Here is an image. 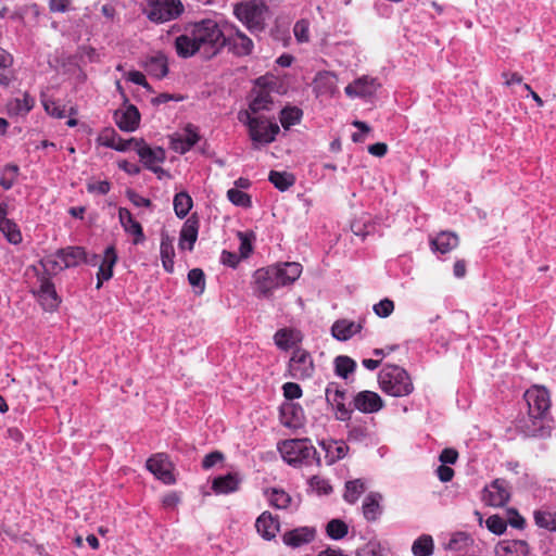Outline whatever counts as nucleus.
Returning a JSON list of instances; mask_svg holds the SVG:
<instances>
[{
	"label": "nucleus",
	"instance_id": "nucleus-1",
	"mask_svg": "<svg viewBox=\"0 0 556 556\" xmlns=\"http://www.w3.org/2000/svg\"><path fill=\"white\" fill-rule=\"evenodd\" d=\"M224 45V33L218 23L211 18L188 24L175 39L176 52L181 58H190L202 48L215 54Z\"/></svg>",
	"mask_w": 556,
	"mask_h": 556
},
{
	"label": "nucleus",
	"instance_id": "nucleus-2",
	"mask_svg": "<svg viewBox=\"0 0 556 556\" xmlns=\"http://www.w3.org/2000/svg\"><path fill=\"white\" fill-rule=\"evenodd\" d=\"M381 390L391 396H407L414 391L408 372L397 365H386L378 375Z\"/></svg>",
	"mask_w": 556,
	"mask_h": 556
},
{
	"label": "nucleus",
	"instance_id": "nucleus-3",
	"mask_svg": "<svg viewBox=\"0 0 556 556\" xmlns=\"http://www.w3.org/2000/svg\"><path fill=\"white\" fill-rule=\"evenodd\" d=\"M278 450L286 463L292 466H320V458L308 439H291L278 444Z\"/></svg>",
	"mask_w": 556,
	"mask_h": 556
},
{
	"label": "nucleus",
	"instance_id": "nucleus-4",
	"mask_svg": "<svg viewBox=\"0 0 556 556\" xmlns=\"http://www.w3.org/2000/svg\"><path fill=\"white\" fill-rule=\"evenodd\" d=\"M238 119L248 126L254 149H258L260 144L274 142L280 130L276 123L264 117L252 116L249 111L239 112Z\"/></svg>",
	"mask_w": 556,
	"mask_h": 556
},
{
	"label": "nucleus",
	"instance_id": "nucleus-5",
	"mask_svg": "<svg viewBox=\"0 0 556 556\" xmlns=\"http://www.w3.org/2000/svg\"><path fill=\"white\" fill-rule=\"evenodd\" d=\"M233 14L249 30L262 31L265 28L268 9L262 0H248L236 3Z\"/></svg>",
	"mask_w": 556,
	"mask_h": 556
},
{
	"label": "nucleus",
	"instance_id": "nucleus-6",
	"mask_svg": "<svg viewBox=\"0 0 556 556\" xmlns=\"http://www.w3.org/2000/svg\"><path fill=\"white\" fill-rule=\"evenodd\" d=\"M184 12L180 0H148L146 13L150 21L165 23L177 18Z\"/></svg>",
	"mask_w": 556,
	"mask_h": 556
},
{
	"label": "nucleus",
	"instance_id": "nucleus-7",
	"mask_svg": "<svg viewBox=\"0 0 556 556\" xmlns=\"http://www.w3.org/2000/svg\"><path fill=\"white\" fill-rule=\"evenodd\" d=\"M278 271L271 266L262 267L253 274V292L257 298H270L273 292L280 288L281 285L277 278Z\"/></svg>",
	"mask_w": 556,
	"mask_h": 556
},
{
	"label": "nucleus",
	"instance_id": "nucleus-8",
	"mask_svg": "<svg viewBox=\"0 0 556 556\" xmlns=\"http://www.w3.org/2000/svg\"><path fill=\"white\" fill-rule=\"evenodd\" d=\"M525 400L529 407V417L543 419L551 407V400L547 390L543 387L533 386L525 393Z\"/></svg>",
	"mask_w": 556,
	"mask_h": 556
},
{
	"label": "nucleus",
	"instance_id": "nucleus-9",
	"mask_svg": "<svg viewBox=\"0 0 556 556\" xmlns=\"http://www.w3.org/2000/svg\"><path fill=\"white\" fill-rule=\"evenodd\" d=\"M314 372V363L311 354L302 349L293 351L289 361V375L296 380H303L312 377Z\"/></svg>",
	"mask_w": 556,
	"mask_h": 556
},
{
	"label": "nucleus",
	"instance_id": "nucleus-10",
	"mask_svg": "<svg viewBox=\"0 0 556 556\" xmlns=\"http://www.w3.org/2000/svg\"><path fill=\"white\" fill-rule=\"evenodd\" d=\"M510 498L509 483L504 479H495L483 490V501L486 505L502 507Z\"/></svg>",
	"mask_w": 556,
	"mask_h": 556
},
{
	"label": "nucleus",
	"instance_id": "nucleus-11",
	"mask_svg": "<svg viewBox=\"0 0 556 556\" xmlns=\"http://www.w3.org/2000/svg\"><path fill=\"white\" fill-rule=\"evenodd\" d=\"M148 470L153 473L157 479L166 484L175 482L174 475L172 472L173 465L168 456L164 453H157L151 456L147 460Z\"/></svg>",
	"mask_w": 556,
	"mask_h": 556
},
{
	"label": "nucleus",
	"instance_id": "nucleus-12",
	"mask_svg": "<svg viewBox=\"0 0 556 556\" xmlns=\"http://www.w3.org/2000/svg\"><path fill=\"white\" fill-rule=\"evenodd\" d=\"M200 136L197 128L192 125H187L182 132L174 134L170 137V148L180 154L188 152L198 141Z\"/></svg>",
	"mask_w": 556,
	"mask_h": 556
},
{
	"label": "nucleus",
	"instance_id": "nucleus-13",
	"mask_svg": "<svg viewBox=\"0 0 556 556\" xmlns=\"http://www.w3.org/2000/svg\"><path fill=\"white\" fill-rule=\"evenodd\" d=\"M380 84L376 78L363 76L345 87V93L350 98H368L376 93Z\"/></svg>",
	"mask_w": 556,
	"mask_h": 556
},
{
	"label": "nucleus",
	"instance_id": "nucleus-14",
	"mask_svg": "<svg viewBox=\"0 0 556 556\" xmlns=\"http://www.w3.org/2000/svg\"><path fill=\"white\" fill-rule=\"evenodd\" d=\"M327 402L337 408V419L348 420L351 417V410L344 405L345 392L334 382H330L325 391Z\"/></svg>",
	"mask_w": 556,
	"mask_h": 556
},
{
	"label": "nucleus",
	"instance_id": "nucleus-15",
	"mask_svg": "<svg viewBox=\"0 0 556 556\" xmlns=\"http://www.w3.org/2000/svg\"><path fill=\"white\" fill-rule=\"evenodd\" d=\"M135 151L139 155L144 167L149 168L155 164L163 163L166 159L165 150L161 147L151 148L143 139H138Z\"/></svg>",
	"mask_w": 556,
	"mask_h": 556
},
{
	"label": "nucleus",
	"instance_id": "nucleus-16",
	"mask_svg": "<svg viewBox=\"0 0 556 556\" xmlns=\"http://www.w3.org/2000/svg\"><path fill=\"white\" fill-rule=\"evenodd\" d=\"M354 407L362 413H377L383 407V401L380 395L372 391H361L353 400Z\"/></svg>",
	"mask_w": 556,
	"mask_h": 556
},
{
	"label": "nucleus",
	"instance_id": "nucleus-17",
	"mask_svg": "<svg viewBox=\"0 0 556 556\" xmlns=\"http://www.w3.org/2000/svg\"><path fill=\"white\" fill-rule=\"evenodd\" d=\"M338 78L334 73L324 71L316 74L313 90L317 97H332L337 91Z\"/></svg>",
	"mask_w": 556,
	"mask_h": 556
},
{
	"label": "nucleus",
	"instance_id": "nucleus-18",
	"mask_svg": "<svg viewBox=\"0 0 556 556\" xmlns=\"http://www.w3.org/2000/svg\"><path fill=\"white\" fill-rule=\"evenodd\" d=\"M45 309L52 311L58 307L59 299L53 283L47 277L39 279V288L34 291Z\"/></svg>",
	"mask_w": 556,
	"mask_h": 556
},
{
	"label": "nucleus",
	"instance_id": "nucleus-19",
	"mask_svg": "<svg viewBox=\"0 0 556 556\" xmlns=\"http://www.w3.org/2000/svg\"><path fill=\"white\" fill-rule=\"evenodd\" d=\"M316 535L315 528L312 527H300L293 530L287 531L282 535V542L292 548L300 547L304 544L311 543Z\"/></svg>",
	"mask_w": 556,
	"mask_h": 556
},
{
	"label": "nucleus",
	"instance_id": "nucleus-20",
	"mask_svg": "<svg viewBox=\"0 0 556 556\" xmlns=\"http://www.w3.org/2000/svg\"><path fill=\"white\" fill-rule=\"evenodd\" d=\"M115 123L123 131H134L139 126L140 114L138 109L130 104L125 110H118L114 114Z\"/></svg>",
	"mask_w": 556,
	"mask_h": 556
},
{
	"label": "nucleus",
	"instance_id": "nucleus-21",
	"mask_svg": "<svg viewBox=\"0 0 556 556\" xmlns=\"http://www.w3.org/2000/svg\"><path fill=\"white\" fill-rule=\"evenodd\" d=\"M225 45L238 56L249 55L254 47L252 39L238 29L235 34L225 37Z\"/></svg>",
	"mask_w": 556,
	"mask_h": 556
},
{
	"label": "nucleus",
	"instance_id": "nucleus-22",
	"mask_svg": "<svg viewBox=\"0 0 556 556\" xmlns=\"http://www.w3.org/2000/svg\"><path fill=\"white\" fill-rule=\"evenodd\" d=\"M275 268L281 287L292 285L302 273V265L296 262L280 263L271 266Z\"/></svg>",
	"mask_w": 556,
	"mask_h": 556
},
{
	"label": "nucleus",
	"instance_id": "nucleus-23",
	"mask_svg": "<svg viewBox=\"0 0 556 556\" xmlns=\"http://www.w3.org/2000/svg\"><path fill=\"white\" fill-rule=\"evenodd\" d=\"M198 231H199V220L197 218H194L193 216L189 217L185 222V224L180 230L179 243H178L179 249L192 251L193 245L198 239Z\"/></svg>",
	"mask_w": 556,
	"mask_h": 556
},
{
	"label": "nucleus",
	"instance_id": "nucleus-24",
	"mask_svg": "<svg viewBox=\"0 0 556 556\" xmlns=\"http://www.w3.org/2000/svg\"><path fill=\"white\" fill-rule=\"evenodd\" d=\"M498 556H528L529 545L523 540H503L495 547Z\"/></svg>",
	"mask_w": 556,
	"mask_h": 556
},
{
	"label": "nucleus",
	"instance_id": "nucleus-25",
	"mask_svg": "<svg viewBox=\"0 0 556 556\" xmlns=\"http://www.w3.org/2000/svg\"><path fill=\"white\" fill-rule=\"evenodd\" d=\"M100 140L103 146L114 149L116 151H121V152H126L130 149L135 150V147L138 141L137 138L123 139L119 135H117L112 129L104 131L101 135Z\"/></svg>",
	"mask_w": 556,
	"mask_h": 556
},
{
	"label": "nucleus",
	"instance_id": "nucleus-26",
	"mask_svg": "<svg viewBox=\"0 0 556 556\" xmlns=\"http://www.w3.org/2000/svg\"><path fill=\"white\" fill-rule=\"evenodd\" d=\"M258 534L265 540H271L276 538L279 531V521L274 518L268 511H264L260 515L255 522Z\"/></svg>",
	"mask_w": 556,
	"mask_h": 556
},
{
	"label": "nucleus",
	"instance_id": "nucleus-27",
	"mask_svg": "<svg viewBox=\"0 0 556 556\" xmlns=\"http://www.w3.org/2000/svg\"><path fill=\"white\" fill-rule=\"evenodd\" d=\"M117 262V254L114 247H108L104 251L103 261L99 267L97 275V289H100L102 283L113 276V267Z\"/></svg>",
	"mask_w": 556,
	"mask_h": 556
},
{
	"label": "nucleus",
	"instance_id": "nucleus-28",
	"mask_svg": "<svg viewBox=\"0 0 556 556\" xmlns=\"http://www.w3.org/2000/svg\"><path fill=\"white\" fill-rule=\"evenodd\" d=\"M241 480L237 472H229L225 476L216 477L212 482V490L216 494L232 493L238 490Z\"/></svg>",
	"mask_w": 556,
	"mask_h": 556
},
{
	"label": "nucleus",
	"instance_id": "nucleus-29",
	"mask_svg": "<svg viewBox=\"0 0 556 556\" xmlns=\"http://www.w3.org/2000/svg\"><path fill=\"white\" fill-rule=\"evenodd\" d=\"M459 243L458 236L451 231H441L430 240L431 249L441 254L448 253Z\"/></svg>",
	"mask_w": 556,
	"mask_h": 556
},
{
	"label": "nucleus",
	"instance_id": "nucleus-30",
	"mask_svg": "<svg viewBox=\"0 0 556 556\" xmlns=\"http://www.w3.org/2000/svg\"><path fill=\"white\" fill-rule=\"evenodd\" d=\"M361 330V323H355L348 319L337 320L331 327L332 336L341 341L349 340Z\"/></svg>",
	"mask_w": 556,
	"mask_h": 556
},
{
	"label": "nucleus",
	"instance_id": "nucleus-31",
	"mask_svg": "<svg viewBox=\"0 0 556 556\" xmlns=\"http://www.w3.org/2000/svg\"><path fill=\"white\" fill-rule=\"evenodd\" d=\"M320 446L326 453L325 458L327 465H332L337 460H340L343 457H345L349 450L348 445L342 441H323L320 443Z\"/></svg>",
	"mask_w": 556,
	"mask_h": 556
},
{
	"label": "nucleus",
	"instance_id": "nucleus-32",
	"mask_svg": "<svg viewBox=\"0 0 556 556\" xmlns=\"http://www.w3.org/2000/svg\"><path fill=\"white\" fill-rule=\"evenodd\" d=\"M160 254L164 269L167 273H173L175 250L173 239L167 233H162Z\"/></svg>",
	"mask_w": 556,
	"mask_h": 556
},
{
	"label": "nucleus",
	"instance_id": "nucleus-33",
	"mask_svg": "<svg viewBox=\"0 0 556 556\" xmlns=\"http://www.w3.org/2000/svg\"><path fill=\"white\" fill-rule=\"evenodd\" d=\"M59 251L60 257H63V263L61 264L63 267H74L83 262H87L86 252L80 247H70L66 249H61Z\"/></svg>",
	"mask_w": 556,
	"mask_h": 556
},
{
	"label": "nucleus",
	"instance_id": "nucleus-34",
	"mask_svg": "<svg viewBox=\"0 0 556 556\" xmlns=\"http://www.w3.org/2000/svg\"><path fill=\"white\" fill-rule=\"evenodd\" d=\"M144 68L149 75L163 78L168 72L166 58L163 54L150 56L144 62Z\"/></svg>",
	"mask_w": 556,
	"mask_h": 556
},
{
	"label": "nucleus",
	"instance_id": "nucleus-35",
	"mask_svg": "<svg viewBox=\"0 0 556 556\" xmlns=\"http://www.w3.org/2000/svg\"><path fill=\"white\" fill-rule=\"evenodd\" d=\"M382 496L379 493H369L363 503V514L366 520L375 521L381 514L380 501Z\"/></svg>",
	"mask_w": 556,
	"mask_h": 556
},
{
	"label": "nucleus",
	"instance_id": "nucleus-36",
	"mask_svg": "<svg viewBox=\"0 0 556 556\" xmlns=\"http://www.w3.org/2000/svg\"><path fill=\"white\" fill-rule=\"evenodd\" d=\"M8 214L0 216V231L4 235L7 240L12 244L22 242V233L17 225L7 217Z\"/></svg>",
	"mask_w": 556,
	"mask_h": 556
},
{
	"label": "nucleus",
	"instance_id": "nucleus-37",
	"mask_svg": "<svg viewBox=\"0 0 556 556\" xmlns=\"http://www.w3.org/2000/svg\"><path fill=\"white\" fill-rule=\"evenodd\" d=\"M34 99L24 93L22 98H15L8 104V111L12 115H26L34 106Z\"/></svg>",
	"mask_w": 556,
	"mask_h": 556
},
{
	"label": "nucleus",
	"instance_id": "nucleus-38",
	"mask_svg": "<svg viewBox=\"0 0 556 556\" xmlns=\"http://www.w3.org/2000/svg\"><path fill=\"white\" fill-rule=\"evenodd\" d=\"M13 64V58L5 50L0 48V85L8 86L13 78L11 66Z\"/></svg>",
	"mask_w": 556,
	"mask_h": 556
},
{
	"label": "nucleus",
	"instance_id": "nucleus-39",
	"mask_svg": "<svg viewBox=\"0 0 556 556\" xmlns=\"http://www.w3.org/2000/svg\"><path fill=\"white\" fill-rule=\"evenodd\" d=\"M433 539L429 534L420 535L414 541L412 545V552L414 556H431L433 554Z\"/></svg>",
	"mask_w": 556,
	"mask_h": 556
},
{
	"label": "nucleus",
	"instance_id": "nucleus-40",
	"mask_svg": "<svg viewBox=\"0 0 556 556\" xmlns=\"http://www.w3.org/2000/svg\"><path fill=\"white\" fill-rule=\"evenodd\" d=\"M268 180L280 191L288 190L295 182V177L291 173L270 170Z\"/></svg>",
	"mask_w": 556,
	"mask_h": 556
},
{
	"label": "nucleus",
	"instance_id": "nucleus-41",
	"mask_svg": "<svg viewBox=\"0 0 556 556\" xmlns=\"http://www.w3.org/2000/svg\"><path fill=\"white\" fill-rule=\"evenodd\" d=\"M366 490V483L362 479H355L348 481L345 483V492H344V500L350 503L354 504L357 502L359 496L365 492Z\"/></svg>",
	"mask_w": 556,
	"mask_h": 556
},
{
	"label": "nucleus",
	"instance_id": "nucleus-42",
	"mask_svg": "<svg viewBox=\"0 0 556 556\" xmlns=\"http://www.w3.org/2000/svg\"><path fill=\"white\" fill-rule=\"evenodd\" d=\"M535 525L548 531H556V513L549 510H535L534 511Z\"/></svg>",
	"mask_w": 556,
	"mask_h": 556
},
{
	"label": "nucleus",
	"instance_id": "nucleus-43",
	"mask_svg": "<svg viewBox=\"0 0 556 556\" xmlns=\"http://www.w3.org/2000/svg\"><path fill=\"white\" fill-rule=\"evenodd\" d=\"M192 207V199L186 192H179L174 198V211L179 218H184Z\"/></svg>",
	"mask_w": 556,
	"mask_h": 556
},
{
	"label": "nucleus",
	"instance_id": "nucleus-44",
	"mask_svg": "<svg viewBox=\"0 0 556 556\" xmlns=\"http://www.w3.org/2000/svg\"><path fill=\"white\" fill-rule=\"evenodd\" d=\"M472 544L470 536L464 532L455 533L446 543L445 548L450 551H466Z\"/></svg>",
	"mask_w": 556,
	"mask_h": 556
},
{
	"label": "nucleus",
	"instance_id": "nucleus-45",
	"mask_svg": "<svg viewBox=\"0 0 556 556\" xmlns=\"http://www.w3.org/2000/svg\"><path fill=\"white\" fill-rule=\"evenodd\" d=\"M348 525L341 519H332L327 523L326 532L332 540H341L348 534Z\"/></svg>",
	"mask_w": 556,
	"mask_h": 556
},
{
	"label": "nucleus",
	"instance_id": "nucleus-46",
	"mask_svg": "<svg viewBox=\"0 0 556 556\" xmlns=\"http://www.w3.org/2000/svg\"><path fill=\"white\" fill-rule=\"evenodd\" d=\"M302 117V111L298 108H287L280 113V123L285 129H289L291 126L300 123Z\"/></svg>",
	"mask_w": 556,
	"mask_h": 556
},
{
	"label": "nucleus",
	"instance_id": "nucleus-47",
	"mask_svg": "<svg viewBox=\"0 0 556 556\" xmlns=\"http://www.w3.org/2000/svg\"><path fill=\"white\" fill-rule=\"evenodd\" d=\"M271 97L267 91H261L250 103V114H256L263 110H269L271 104Z\"/></svg>",
	"mask_w": 556,
	"mask_h": 556
},
{
	"label": "nucleus",
	"instance_id": "nucleus-48",
	"mask_svg": "<svg viewBox=\"0 0 556 556\" xmlns=\"http://www.w3.org/2000/svg\"><path fill=\"white\" fill-rule=\"evenodd\" d=\"M334 365L337 375L342 378H346L356 367V363L351 357L343 355L334 359Z\"/></svg>",
	"mask_w": 556,
	"mask_h": 556
},
{
	"label": "nucleus",
	"instance_id": "nucleus-49",
	"mask_svg": "<svg viewBox=\"0 0 556 556\" xmlns=\"http://www.w3.org/2000/svg\"><path fill=\"white\" fill-rule=\"evenodd\" d=\"M62 258L63 257H60V251H58L55 254L45 257L40 264L45 271L49 274H55L65 268L61 265L63 263Z\"/></svg>",
	"mask_w": 556,
	"mask_h": 556
},
{
	"label": "nucleus",
	"instance_id": "nucleus-50",
	"mask_svg": "<svg viewBox=\"0 0 556 556\" xmlns=\"http://www.w3.org/2000/svg\"><path fill=\"white\" fill-rule=\"evenodd\" d=\"M189 283L198 289V293H203L205 289V275L202 269L193 268L188 273Z\"/></svg>",
	"mask_w": 556,
	"mask_h": 556
},
{
	"label": "nucleus",
	"instance_id": "nucleus-51",
	"mask_svg": "<svg viewBox=\"0 0 556 556\" xmlns=\"http://www.w3.org/2000/svg\"><path fill=\"white\" fill-rule=\"evenodd\" d=\"M18 167L13 164H9L3 169V176L0 179V185L9 190L14 185V181L17 177Z\"/></svg>",
	"mask_w": 556,
	"mask_h": 556
},
{
	"label": "nucleus",
	"instance_id": "nucleus-52",
	"mask_svg": "<svg viewBox=\"0 0 556 556\" xmlns=\"http://www.w3.org/2000/svg\"><path fill=\"white\" fill-rule=\"evenodd\" d=\"M227 197L229 199V201L231 203H233L235 205H238V206H242V207H248L251 205V199L250 197L239 190V189H229L228 192H227Z\"/></svg>",
	"mask_w": 556,
	"mask_h": 556
},
{
	"label": "nucleus",
	"instance_id": "nucleus-53",
	"mask_svg": "<svg viewBox=\"0 0 556 556\" xmlns=\"http://www.w3.org/2000/svg\"><path fill=\"white\" fill-rule=\"evenodd\" d=\"M123 228L127 233L134 237V244H139L144 241L146 237L142 230V226L136 219L131 220Z\"/></svg>",
	"mask_w": 556,
	"mask_h": 556
},
{
	"label": "nucleus",
	"instance_id": "nucleus-54",
	"mask_svg": "<svg viewBox=\"0 0 556 556\" xmlns=\"http://www.w3.org/2000/svg\"><path fill=\"white\" fill-rule=\"evenodd\" d=\"M486 528L494 534H503L507 528V522L498 515L490 516L486 521Z\"/></svg>",
	"mask_w": 556,
	"mask_h": 556
},
{
	"label": "nucleus",
	"instance_id": "nucleus-55",
	"mask_svg": "<svg viewBox=\"0 0 556 556\" xmlns=\"http://www.w3.org/2000/svg\"><path fill=\"white\" fill-rule=\"evenodd\" d=\"M290 496L282 490H273L269 495L270 504L276 508H286L290 503Z\"/></svg>",
	"mask_w": 556,
	"mask_h": 556
},
{
	"label": "nucleus",
	"instance_id": "nucleus-56",
	"mask_svg": "<svg viewBox=\"0 0 556 556\" xmlns=\"http://www.w3.org/2000/svg\"><path fill=\"white\" fill-rule=\"evenodd\" d=\"M293 34L299 42L309 40V24L306 20L298 21L293 27Z\"/></svg>",
	"mask_w": 556,
	"mask_h": 556
},
{
	"label": "nucleus",
	"instance_id": "nucleus-57",
	"mask_svg": "<svg viewBox=\"0 0 556 556\" xmlns=\"http://www.w3.org/2000/svg\"><path fill=\"white\" fill-rule=\"evenodd\" d=\"M394 311V303L390 299H383L374 305V312L377 316L386 318Z\"/></svg>",
	"mask_w": 556,
	"mask_h": 556
},
{
	"label": "nucleus",
	"instance_id": "nucleus-58",
	"mask_svg": "<svg viewBox=\"0 0 556 556\" xmlns=\"http://www.w3.org/2000/svg\"><path fill=\"white\" fill-rule=\"evenodd\" d=\"M309 485L319 494H328L332 491V488L329 484V482L319 476H313L309 480Z\"/></svg>",
	"mask_w": 556,
	"mask_h": 556
},
{
	"label": "nucleus",
	"instance_id": "nucleus-59",
	"mask_svg": "<svg viewBox=\"0 0 556 556\" xmlns=\"http://www.w3.org/2000/svg\"><path fill=\"white\" fill-rule=\"evenodd\" d=\"M282 389H283V395L288 400H295V399L301 397V395H302V390H301L300 386L294 382L285 383Z\"/></svg>",
	"mask_w": 556,
	"mask_h": 556
},
{
	"label": "nucleus",
	"instance_id": "nucleus-60",
	"mask_svg": "<svg viewBox=\"0 0 556 556\" xmlns=\"http://www.w3.org/2000/svg\"><path fill=\"white\" fill-rule=\"evenodd\" d=\"M507 515H508V519H507V522L513 527V528H516V529H523L525 528V525H526V520L522 516L519 515V513L514 509V508H510L507 510Z\"/></svg>",
	"mask_w": 556,
	"mask_h": 556
},
{
	"label": "nucleus",
	"instance_id": "nucleus-61",
	"mask_svg": "<svg viewBox=\"0 0 556 556\" xmlns=\"http://www.w3.org/2000/svg\"><path fill=\"white\" fill-rule=\"evenodd\" d=\"M110 182L106 180L92 181L87 185V190L91 193L106 194L110 191Z\"/></svg>",
	"mask_w": 556,
	"mask_h": 556
},
{
	"label": "nucleus",
	"instance_id": "nucleus-62",
	"mask_svg": "<svg viewBox=\"0 0 556 556\" xmlns=\"http://www.w3.org/2000/svg\"><path fill=\"white\" fill-rule=\"evenodd\" d=\"M45 105V110L47 111L48 114H50L51 116H54V117H58V118H63L65 116V111L63 108H61L60 104H58L56 102L54 101H46L43 103Z\"/></svg>",
	"mask_w": 556,
	"mask_h": 556
},
{
	"label": "nucleus",
	"instance_id": "nucleus-63",
	"mask_svg": "<svg viewBox=\"0 0 556 556\" xmlns=\"http://www.w3.org/2000/svg\"><path fill=\"white\" fill-rule=\"evenodd\" d=\"M223 458H224V455L220 452H218V451L212 452V453L205 455V457L203 458L202 467L204 469H210L213 466H215L217 463L222 462Z\"/></svg>",
	"mask_w": 556,
	"mask_h": 556
},
{
	"label": "nucleus",
	"instance_id": "nucleus-64",
	"mask_svg": "<svg viewBox=\"0 0 556 556\" xmlns=\"http://www.w3.org/2000/svg\"><path fill=\"white\" fill-rule=\"evenodd\" d=\"M356 556H381L379 545L376 543H367L362 548L357 549Z\"/></svg>",
	"mask_w": 556,
	"mask_h": 556
}]
</instances>
